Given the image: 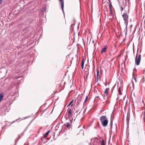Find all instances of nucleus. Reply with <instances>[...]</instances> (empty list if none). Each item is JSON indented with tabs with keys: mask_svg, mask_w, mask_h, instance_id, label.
I'll return each mask as SVG.
<instances>
[{
	"mask_svg": "<svg viewBox=\"0 0 145 145\" xmlns=\"http://www.w3.org/2000/svg\"><path fill=\"white\" fill-rule=\"evenodd\" d=\"M108 0L109 1L110 3V2H111L110 0Z\"/></svg>",
	"mask_w": 145,
	"mask_h": 145,
	"instance_id": "obj_31",
	"label": "nucleus"
},
{
	"mask_svg": "<svg viewBox=\"0 0 145 145\" xmlns=\"http://www.w3.org/2000/svg\"><path fill=\"white\" fill-rule=\"evenodd\" d=\"M135 70H136V69H134V70H133V71H134V72H135Z\"/></svg>",
	"mask_w": 145,
	"mask_h": 145,
	"instance_id": "obj_29",
	"label": "nucleus"
},
{
	"mask_svg": "<svg viewBox=\"0 0 145 145\" xmlns=\"http://www.w3.org/2000/svg\"><path fill=\"white\" fill-rule=\"evenodd\" d=\"M107 46H106L105 47H104L102 49L101 51V53L102 54H103L105 53L106 51V50L107 49Z\"/></svg>",
	"mask_w": 145,
	"mask_h": 145,
	"instance_id": "obj_7",
	"label": "nucleus"
},
{
	"mask_svg": "<svg viewBox=\"0 0 145 145\" xmlns=\"http://www.w3.org/2000/svg\"><path fill=\"white\" fill-rule=\"evenodd\" d=\"M138 51L137 52V54L135 58V63L137 65H139L140 61L141 59V55L137 54Z\"/></svg>",
	"mask_w": 145,
	"mask_h": 145,
	"instance_id": "obj_3",
	"label": "nucleus"
},
{
	"mask_svg": "<svg viewBox=\"0 0 145 145\" xmlns=\"http://www.w3.org/2000/svg\"><path fill=\"white\" fill-rule=\"evenodd\" d=\"M99 73H97V77L95 79V82H97L98 81L99 79V78L101 75V73H100V74H99Z\"/></svg>",
	"mask_w": 145,
	"mask_h": 145,
	"instance_id": "obj_4",
	"label": "nucleus"
},
{
	"mask_svg": "<svg viewBox=\"0 0 145 145\" xmlns=\"http://www.w3.org/2000/svg\"><path fill=\"white\" fill-rule=\"evenodd\" d=\"M97 73L99 72V71H97Z\"/></svg>",
	"mask_w": 145,
	"mask_h": 145,
	"instance_id": "obj_36",
	"label": "nucleus"
},
{
	"mask_svg": "<svg viewBox=\"0 0 145 145\" xmlns=\"http://www.w3.org/2000/svg\"><path fill=\"white\" fill-rule=\"evenodd\" d=\"M114 117L112 115H111V118H110V124L111 126L112 127V122H113V119Z\"/></svg>",
	"mask_w": 145,
	"mask_h": 145,
	"instance_id": "obj_9",
	"label": "nucleus"
},
{
	"mask_svg": "<svg viewBox=\"0 0 145 145\" xmlns=\"http://www.w3.org/2000/svg\"><path fill=\"white\" fill-rule=\"evenodd\" d=\"M64 125L67 128H69L71 126L70 124L69 123H67L66 124H65Z\"/></svg>",
	"mask_w": 145,
	"mask_h": 145,
	"instance_id": "obj_13",
	"label": "nucleus"
},
{
	"mask_svg": "<svg viewBox=\"0 0 145 145\" xmlns=\"http://www.w3.org/2000/svg\"><path fill=\"white\" fill-rule=\"evenodd\" d=\"M73 119H72V120H70V122L71 123H72V121Z\"/></svg>",
	"mask_w": 145,
	"mask_h": 145,
	"instance_id": "obj_25",
	"label": "nucleus"
},
{
	"mask_svg": "<svg viewBox=\"0 0 145 145\" xmlns=\"http://www.w3.org/2000/svg\"><path fill=\"white\" fill-rule=\"evenodd\" d=\"M73 101V100H72L71 101V102L70 103H69V105H68L67 107H68V106H70L71 105V104L72 103Z\"/></svg>",
	"mask_w": 145,
	"mask_h": 145,
	"instance_id": "obj_21",
	"label": "nucleus"
},
{
	"mask_svg": "<svg viewBox=\"0 0 145 145\" xmlns=\"http://www.w3.org/2000/svg\"><path fill=\"white\" fill-rule=\"evenodd\" d=\"M138 134H139V131H138Z\"/></svg>",
	"mask_w": 145,
	"mask_h": 145,
	"instance_id": "obj_34",
	"label": "nucleus"
},
{
	"mask_svg": "<svg viewBox=\"0 0 145 145\" xmlns=\"http://www.w3.org/2000/svg\"><path fill=\"white\" fill-rule=\"evenodd\" d=\"M100 120L103 126L106 127L107 126L108 121L106 116H101L100 118Z\"/></svg>",
	"mask_w": 145,
	"mask_h": 145,
	"instance_id": "obj_1",
	"label": "nucleus"
},
{
	"mask_svg": "<svg viewBox=\"0 0 145 145\" xmlns=\"http://www.w3.org/2000/svg\"><path fill=\"white\" fill-rule=\"evenodd\" d=\"M84 71L85 72H89V69H88V68H86L84 70Z\"/></svg>",
	"mask_w": 145,
	"mask_h": 145,
	"instance_id": "obj_16",
	"label": "nucleus"
},
{
	"mask_svg": "<svg viewBox=\"0 0 145 145\" xmlns=\"http://www.w3.org/2000/svg\"><path fill=\"white\" fill-rule=\"evenodd\" d=\"M128 13H129V10L128 11Z\"/></svg>",
	"mask_w": 145,
	"mask_h": 145,
	"instance_id": "obj_38",
	"label": "nucleus"
},
{
	"mask_svg": "<svg viewBox=\"0 0 145 145\" xmlns=\"http://www.w3.org/2000/svg\"><path fill=\"white\" fill-rule=\"evenodd\" d=\"M118 92L120 95L121 94V88L120 87L118 90Z\"/></svg>",
	"mask_w": 145,
	"mask_h": 145,
	"instance_id": "obj_18",
	"label": "nucleus"
},
{
	"mask_svg": "<svg viewBox=\"0 0 145 145\" xmlns=\"http://www.w3.org/2000/svg\"><path fill=\"white\" fill-rule=\"evenodd\" d=\"M84 63V59H83L82 60V63H81V67H82V70L83 69Z\"/></svg>",
	"mask_w": 145,
	"mask_h": 145,
	"instance_id": "obj_10",
	"label": "nucleus"
},
{
	"mask_svg": "<svg viewBox=\"0 0 145 145\" xmlns=\"http://www.w3.org/2000/svg\"><path fill=\"white\" fill-rule=\"evenodd\" d=\"M88 98V97L87 96H86V99L84 101V102H85V101H86V100H87V99Z\"/></svg>",
	"mask_w": 145,
	"mask_h": 145,
	"instance_id": "obj_24",
	"label": "nucleus"
},
{
	"mask_svg": "<svg viewBox=\"0 0 145 145\" xmlns=\"http://www.w3.org/2000/svg\"><path fill=\"white\" fill-rule=\"evenodd\" d=\"M17 120H18V119H17V120H16L15 121H13V123H14V122H15V121H17Z\"/></svg>",
	"mask_w": 145,
	"mask_h": 145,
	"instance_id": "obj_28",
	"label": "nucleus"
},
{
	"mask_svg": "<svg viewBox=\"0 0 145 145\" xmlns=\"http://www.w3.org/2000/svg\"><path fill=\"white\" fill-rule=\"evenodd\" d=\"M120 8H121V11H122L123 10V8H122V7H121V6H120Z\"/></svg>",
	"mask_w": 145,
	"mask_h": 145,
	"instance_id": "obj_22",
	"label": "nucleus"
},
{
	"mask_svg": "<svg viewBox=\"0 0 145 145\" xmlns=\"http://www.w3.org/2000/svg\"><path fill=\"white\" fill-rule=\"evenodd\" d=\"M68 115L69 117H71L72 116V110L71 108H69L68 109Z\"/></svg>",
	"mask_w": 145,
	"mask_h": 145,
	"instance_id": "obj_5",
	"label": "nucleus"
},
{
	"mask_svg": "<svg viewBox=\"0 0 145 145\" xmlns=\"http://www.w3.org/2000/svg\"><path fill=\"white\" fill-rule=\"evenodd\" d=\"M142 102H144V101H143V99H142Z\"/></svg>",
	"mask_w": 145,
	"mask_h": 145,
	"instance_id": "obj_32",
	"label": "nucleus"
},
{
	"mask_svg": "<svg viewBox=\"0 0 145 145\" xmlns=\"http://www.w3.org/2000/svg\"><path fill=\"white\" fill-rule=\"evenodd\" d=\"M3 0H0V4L2 3Z\"/></svg>",
	"mask_w": 145,
	"mask_h": 145,
	"instance_id": "obj_26",
	"label": "nucleus"
},
{
	"mask_svg": "<svg viewBox=\"0 0 145 145\" xmlns=\"http://www.w3.org/2000/svg\"><path fill=\"white\" fill-rule=\"evenodd\" d=\"M144 82V80L142 82V83H143Z\"/></svg>",
	"mask_w": 145,
	"mask_h": 145,
	"instance_id": "obj_35",
	"label": "nucleus"
},
{
	"mask_svg": "<svg viewBox=\"0 0 145 145\" xmlns=\"http://www.w3.org/2000/svg\"><path fill=\"white\" fill-rule=\"evenodd\" d=\"M50 132V131H48L43 136V137L44 138H46L47 136L48 135V134H49Z\"/></svg>",
	"mask_w": 145,
	"mask_h": 145,
	"instance_id": "obj_11",
	"label": "nucleus"
},
{
	"mask_svg": "<svg viewBox=\"0 0 145 145\" xmlns=\"http://www.w3.org/2000/svg\"><path fill=\"white\" fill-rule=\"evenodd\" d=\"M108 89H106L105 91V93L106 94V95H107L108 94Z\"/></svg>",
	"mask_w": 145,
	"mask_h": 145,
	"instance_id": "obj_17",
	"label": "nucleus"
},
{
	"mask_svg": "<svg viewBox=\"0 0 145 145\" xmlns=\"http://www.w3.org/2000/svg\"><path fill=\"white\" fill-rule=\"evenodd\" d=\"M127 14V13L126 12L122 16L123 20L124 21V24L126 25V32H127V26L128 23V19L129 18V16ZM126 33L127 32H126Z\"/></svg>",
	"mask_w": 145,
	"mask_h": 145,
	"instance_id": "obj_2",
	"label": "nucleus"
},
{
	"mask_svg": "<svg viewBox=\"0 0 145 145\" xmlns=\"http://www.w3.org/2000/svg\"><path fill=\"white\" fill-rule=\"evenodd\" d=\"M3 96L4 95L2 93H1L0 94V102H1V100L3 97Z\"/></svg>",
	"mask_w": 145,
	"mask_h": 145,
	"instance_id": "obj_14",
	"label": "nucleus"
},
{
	"mask_svg": "<svg viewBox=\"0 0 145 145\" xmlns=\"http://www.w3.org/2000/svg\"><path fill=\"white\" fill-rule=\"evenodd\" d=\"M101 145H105L104 140H102L101 142Z\"/></svg>",
	"mask_w": 145,
	"mask_h": 145,
	"instance_id": "obj_19",
	"label": "nucleus"
},
{
	"mask_svg": "<svg viewBox=\"0 0 145 145\" xmlns=\"http://www.w3.org/2000/svg\"><path fill=\"white\" fill-rule=\"evenodd\" d=\"M132 84H133V81H132Z\"/></svg>",
	"mask_w": 145,
	"mask_h": 145,
	"instance_id": "obj_33",
	"label": "nucleus"
},
{
	"mask_svg": "<svg viewBox=\"0 0 145 145\" xmlns=\"http://www.w3.org/2000/svg\"><path fill=\"white\" fill-rule=\"evenodd\" d=\"M126 3L125 4L124 3H123L121 5H120V6L123 9L125 8L126 6Z\"/></svg>",
	"mask_w": 145,
	"mask_h": 145,
	"instance_id": "obj_12",
	"label": "nucleus"
},
{
	"mask_svg": "<svg viewBox=\"0 0 145 145\" xmlns=\"http://www.w3.org/2000/svg\"><path fill=\"white\" fill-rule=\"evenodd\" d=\"M73 106V104H72V105H71V106Z\"/></svg>",
	"mask_w": 145,
	"mask_h": 145,
	"instance_id": "obj_30",
	"label": "nucleus"
},
{
	"mask_svg": "<svg viewBox=\"0 0 145 145\" xmlns=\"http://www.w3.org/2000/svg\"><path fill=\"white\" fill-rule=\"evenodd\" d=\"M20 136H19V137H18V139H17V141H16V142H17V141L18 140V139H19V138H20Z\"/></svg>",
	"mask_w": 145,
	"mask_h": 145,
	"instance_id": "obj_27",
	"label": "nucleus"
},
{
	"mask_svg": "<svg viewBox=\"0 0 145 145\" xmlns=\"http://www.w3.org/2000/svg\"><path fill=\"white\" fill-rule=\"evenodd\" d=\"M106 85H107L106 84H105V86H106Z\"/></svg>",
	"mask_w": 145,
	"mask_h": 145,
	"instance_id": "obj_37",
	"label": "nucleus"
},
{
	"mask_svg": "<svg viewBox=\"0 0 145 145\" xmlns=\"http://www.w3.org/2000/svg\"><path fill=\"white\" fill-rule=\"evenodd\" d=\"M129 117H128V116H127V120L128 121L129 120Z\"/></svg>",
	"mask_w": 145,
	"mask_h": 145,
	"instance_id": "obj_23",
	"label": "nucleus"
},
{
	"mask_svg": "<svg viewBox=\"0 0 145 145\" xmlns=\"http://www.w3.org/2000/svg\"><path fill=\"white\" fill-rule=\"evenodd\" d=\"M133 75V79H134L135 81V82H136V78L137 77V74L134 73H133L132 74Z\"/></svg>",
	"mask_w": 145,
	"mask_h": 145,
	"instance_id": "obj_8",
	"label": "nucleus"
},
{
	"mask_svg": "<svg viewBox=\"0 0 145 145\" xmlns=\"http://www.w3.org/2000/svg\"><path fill=\"white\" fill-rule=\"evenodd\" d=\"M60 1V4L61 5V7L63 12L64 13V2L62 0H59Z\"/></svg>",
	"mask_w": 145,
	"mask_h": 145,
	"instance_id": "obj_6",
	"label": "nucleus"
},
{
	"mask_svg": "<svg viewBox=\"0 0 145 145\" xmlns=\"http://www.w3.org/2000/svg\"><path fill=\"white\" fill-rule=\"evenodd\" d=\"M110 5H109V8H110V12H111L112 11V4L111 2H110Z\"/></svg>",
	"mask_w": 145,
	"mask_h": 145,
	"instance_id": "obj_15",
	"label": "nucleus"
},
{
	"mask_svg": "<svg viewBox=\"0 0 145 145\" xmlns=\"http://www.w3.org/2000/svg\"><path fill=\"white\" fill-rule=\"evenodd\" d=\"M46 10V7H44L42 10V12H45Z\"/></svg>",
	"mask_w": 145,
	"mask_h": 145,
	"instance_id": "obj_20",
	"label": "nucleus"
}]
</instances>
